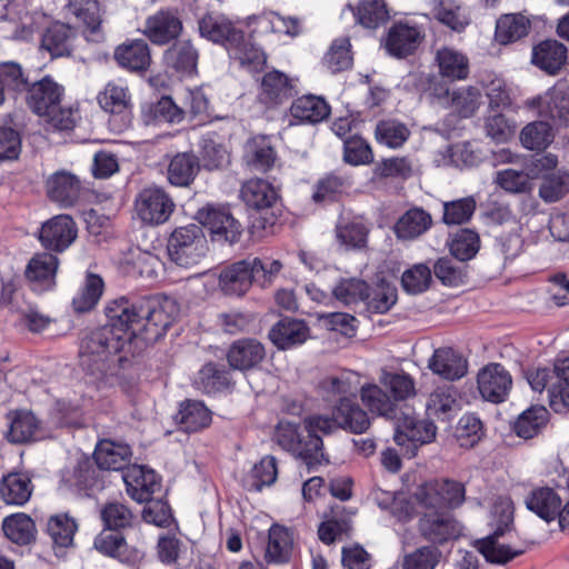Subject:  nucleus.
I'll use <instances>...</instances> for the list:
<instances>
[{"label":"nucleus","instance_id":"obj_58","mask_svg":"<svg viewBox=\"0 0 569 569\" xmlns=\"http://www.w3.org/2000/svg\"><path fill=\"white\" fill-rule=\"evenodd\" d=\"M357 21L368 29H376L389 19L385 0H360L355 9Z\"/></svg>","mask_w":569,"mask_h":569},{"label":"nucleus","instance_id":"obj_37","mask_svg":"<svg viewBox=\"0 0 569 569\" xmlns=\"http://www.w3.org/2000/svg\"><path fill=\"white\" fill-rule=\"evenodd\" d=\"M527 508L546 522L557 519L561 499L556 491L548 487L533 489L525 500Z\"/></svg>","mask_w":569,"mask_h":569},{"label":"nucleus","instance_id":"obj_33","mask_svg":"<svg viewBox=\"0 0 569 569\" xmlns=\"http://www.w3.org/2000/svg\"><path fill=\"white\" fill-rule=\"evenodd\" d=\"M293 550L292 532L280 525H272L268 532L264 559L268 563L282 565L290 561Z\"/></svg>","mask_w":569,"mask_h":569},{"label":"nucleus","instance_id":"obj_50","mask_svg":"<svg viewBox=\"0 0 569 569\" xmlns=\"http://www.w3.org/2000/svg\"><path fill=\"white\" fill-rule=\"evenodd\" d=\"M320 386L328 398H355L360 388V376L355 371H342L337 376L326 377Z\"/></svg>","mask_w":569,"mask_h":569},{"label":"nucleus","instance_id":"obj_27","mask_svg":"<svg viewBox=\"0 0 569 569\" xmlns=\"http://www.w3.org/2000/svg\"><path fill=\"white\" fill-rule=\"evenodd\" d=\"M243 162L251 171L267 172L276 162V151L266 136H256L244 144Z\"/></svg>","mask_w":569,"mask_h":569},{"label":"nucleus","instance_id":"obj_16","mask_svg":"<svg viewBox=\"0 0 569 569\" xmlns=\"http://www.w3.org/2000/svg\"><path fill=\"white\" fill-rule=\"evenodd\" d=\"M199 31L201 37L223 44L228 51L243 38L241 30L237 29L228 18L218 13L206 14L199 21Z\"/></svg>","mask_w":569,"mask_h":569},{"label":"nucleus","instance_id":"obj_43","mask_svg":"<svg viewBox=\"0 0 569 569\" xmlns=\"http://www.w3.org/2000/svg\"><path fill=\"white\" fill-rule=\"evenodd\" d=\"M176 420L186 432H197L210 425L211 412L201 401L187 400L181 403Z\"/></svg>","mask_w":569,"mask_h":569},{"label":"nucleus","instance_id":"obj_2","mask_svg":"<svg viewBox=\"0 0 569 569\" xmlns=\"http://www.w3.org/2000/svg\"><path fill=\"white\" fill-rule=\"evenodd\" d=\"M274 441L296 459L300 460L308 469L313 471L318 466L328 463L323 452L321 438H308L300 431L299 425L290 421H279L274 435Z\"/></svg>","mask_w":569,"mask_h":569},{"label":"nucleus","instance_id":"obj_5","mask_svg":"<svg viewBox=\"0 0 569 569\" xmlns=\"http://www.w3.org/2000/svg\"><path fill=\"white\" fill-rule=\"evenodd\" d=\"M142 340L156 341L161 338L180 315V307L173 298L143 297Z\"/></svg>","mask_w":569,"mask_h":569},{"label":"nucleus","instance_id":"obj_62","mask_svg":"<svg viewBox=\"0 0 569 569\" xmlns=\"http://www.w3.org/2000/svg\"><path fill=\"white\" fill-rule=\"evenodd\" d=\"M457 406L455 389L450 386L438 387L429 396L427 412L429 416L446 419Z\"/></svg>","mask_w":569,"mask_h":569},{"label":"nucleus","instance_id":"obj_26","mask_svg":"<svg viewBox=\"0 0 569 569\" xmlns=\"http://www.w3.org/2000/svg\"><path fill=\"white\" fill-rule=\"evenodd\" d=\"M67 17H73L76 22L82 24L84 32L93 40L99 38L101 8L99 0H68L64 6Z\"/></svg>","mask_w":569,"mask_h":569},{"label":"nucleus","instance_id":"obj_36","mask_svg":"<svg viewBox=\"0 0 569 569\" xmlns=\"http://www.w3.org/2000/svg\"><path fill=\"white\" fill-rule=\"evenodd\" d=\"M436 63L439 74L450 80H465L469 76V59L453 48L442 47L437 50Z\"/></svg>","mask_w":569,"mask_h":569},{"label":"nucleus","instance_id":"obj_14","mask_svg":"<svg viewBox=\"0 0 569 569\" xmlns=\"http://www.w3.org/2000/svg\"><path fill=\"white\" fill-rule=\"evenodd\" d=\"M436 430L437 428L432 421L405 416L397 425L393 440L401 447L407 443L411 445V453L415 455L419 446L429 443L435 439Z\"/></svg>","mask_w":569,"mask_h":569},{"label":"nucleus","instance_id":"obj_63","mask_svg":"<svg viewBox=\"0 0 569 569\" xmlns=\"http://www.w3.org/2000/svg\"><path fill=\"white\" fill-rule=\"evenodd\" d=\"M78 525L74 519L68 515L52 516L48 521V533L54 545L60 547H69L73 542L74 533Z\"/></svg>","mask_w":569,"mask_h":569},{"label":"nucleus","instance_id":"obj_38","mask_svg":"<svg viewBox=\"0 0 569 569\" xmlns=\"http://www.w3.org/2000/svg\"><path fill=\"white\" fill-rule=\"evenodd\" d=\"M114 59L119 66L130 71H146L151 62L150 49L146 41L136 40L119 46L114 51Z\"/></svg>","mask_w":569,"mask_h":569},{"label":"nucleus","instance_id":"obj_6","mask_svg":"<svg viewBox=\"0 0 569 569\" xmlns=\"http://www.w3.org/2000/svg\"><path fill=\"white\" fill-rule=\"evenodd\" d=\"M501 510V525L488 537L477 541L479 552L491 563L505 565L523 552V549L511 548L501 541L513 520V511L509 502H500L493 512Z\"/></svg>","mask_w":569,"mask_h":569},{"label":"nucleus","instance_id":"obj_23","mask_svg":"<svg viewBox=\"0 0 569 569\" xmlns=\"http://www.w3.org/2000/svg\"><path fill=\"white\" fill-rule=\"evenodd\" d=\"M47 194L51 201L63 208L74 206L80 197V180L68 171H57L46 183Z\"/></svg>","mask_w":569,"mask_h":569},{"label":"nucleus","instance_id":"obj_30","mask_svg":"<svg viewBox=\"0 0 569 569\" xmlns=\"http://www.w3.org/2000/svg\"><path fill=\"white\" fill-rule=\"evenodd\" d=\"M33 485L29 475L9 472L0 480V499L7 505L23 506L32 495Z\"/></svg>","mask_w":569,"mask_h":569},{"label":"nucleus","instance_id":"obj_60","mask_svg":"<svg viewBox=\"0 0 569 569\" xmlns=\"http://www.w3.org/2000/svg\"><path fill=\"white\" fill-rule=\"evenodd\" d=\"M375 136L379 143L396 149L408 140L410 130L405 123L395 119H388L377 123Z\"/></svg>","mask_w":569,"mask_h":569},{"label":"nucleus","instance_id":"obj_24","mask_svg":"<svg viewBox=\"0 0 569 569\" xmlns=\"http://www.w3.org/2000/svg\"><path fill=\"white\" fill-rule=\"evenodd\" d=\"M295 92V81L283 72L273 70L262 77L258 97L263 104L274 107L290 99Z\"/></svg>","mask_w":569,"mask_h":569},{"label":"nucleus","instance_id":"obj_31","mask_svg":"<svg viewBox=\"0 0 569 569\" xmlns=\"http://www.w3.org/2000/svg\"><path fill=\"white\" fill-rule=\"evenodd\" d=\"M94 548L121 562H134L140 558V552L129 547L122 535L113 530L101 531L94 539Z\"/></svg>","mask_w":569,"mask_h":569},{"label":"nucleus","instance_id":"obj_45","mask_svg":"<svg viewBox=\"0 0 569 569\" xmlns=\"http://www.w3.org/2000/svg\"><path fill=\"white\" fill-rule=\"evenodd\" d=\"M199 162L196 156L189 152L176 154L168 166V180L177 187H188L199 171Z\"/></svg>","mask_w":569,"mask_h":569},{"label":"nucleus","instance_id":"obj_49","mask_svg":"<svg viewBox=\"0 0 569 569\" xmlns=\"http://www.w3.org/2000/svg\"><path fill=\"white\" fill-rule=\"evenodd\" d=\"M556 385L549 389V405L556 411L569 409V357L558 360L555 366Z\"/></svg>","mask_w":569,"mask_h":569},{"label":"nucleus","instance_id":"obj_59","mask_svg":"<svg viewBox=\"0 0 569 569\" xmlns=\"http://www.w3.org/2000/svg\"><path fill=\"white\" fill-rule=\"evenodd\" d=\"M332 297L345 306L369 298V286L358 278L341 279L332 289Z\"/></svg>","mask_w":569,"mask_h":569},{"label":"nucleus","instance_id":"obj_1","mask_svg":"<svg viewBox=\"0 0 569 569\" xmlns=\"http://www.w3.org/2000/svg\"><path fill=\"white\" fill-rule=\"evenodd\" d=\"M110 327L102 326L88 332L81 340L80 366L97 388L109 383L118 373L119 367L133 355V346L117 336Z\"/></svg>","mask_w":569,"mask_h":569},{"label":"nucleus","instance_id":"obj_40","mask_svg":"<svg viewBox=\"0 0 569 569\" xmlns=\"http://www.w3.org/2000/svg\"><path fill=\"white\" fill-rule=\"evenodd\" d=\"M74 31L70 26L54 22L42 36V48L50 52L52 58L70 56Z\"/></svg>","mask_w":569,"mask_h":569},{"label":"nucleus","instance_id":"obj_10","mask_svg":"<svg viewBox=\"0 0 569 569\" xmlns=\"http://www.w3.org/2000/svg\"><path fill=\"white\" fill-rule=\"evenodd\" d=\"M420 535L431 543L442 545L460 537L462 527L447 510L426 511L419 519Z\"/></svg>","mask_w":569,"mask_h":569},{"label":"nucleus","instance_id":"obj_25","mask_svg":"<svg viewBox=\"0 0 569 569\" xmlns=\"http://www.w3.org/2000/svg\"><path fill=\"white\" fill-rule=\"evenodd\" d=\"M332 416L340 429L352 433H363L371 425L367 411L350 397L340 398L337 401L332 407Z\"/></svg>","mask_w":569,"mask_h":569},{"label":"nucleus","instance_id":"obj_35","mask_svg":"<svg viewBox=\"0 0 569 569\" xmlns=\"http://www.w3.org/2000/svg\"><path fill=\"white\" fill-rule=\"evenodd\" d=\"M57 269L58 258L54 254L38 253L29 261L26 276L36 290H47L54 284Z\"/></svg>","mask_w":569,"mask_h":569},{"label":"nucleus","instance_id":"obj_29","mask_svg":"<svg viewBox=\"0 0 569 569\" xmlns=\"http://www.w3.org/2000/svg\"><path fill=\"white\" fill-rule=\"evenodd\" d=\"M242 201L254 210L271 208L278 200V190L264 179L253 178L246 181L240 190Z\"/></svg>","mask_w":569,"mask_h":569},{"label":"nucleus","instance_id":"obj_53","mask_svg":"<svg viewBox=\"0 0 569 569\" xmlns=\"http://www.w3.org/2000/svg\"><path fill=\"white\" fill-rule=\"evenodd\" d=\"M2 530L8 539L17 545H27L36 537L33 520L26 513H16L7 517Z\"/></svg>","mask_w":569,"mask_h":569},{"label":"nucleus","instance_id":"obj_13","mask_svg":"<svg viewBox=\"0 0 569 569\" xmlns=\"http://www.w3.org/2000/svg\"><path fill=\"white\" fill-rule=\"evenodd\" d=\"M77 232L73 219L68 214H59L42 224L39 238L44 248L61 252L76 240Z\"/></svg>","mask_w":569,"mask_h":569},{"label":"nucleus","instance_id":"obj_3","mask_svg":"<svg viewBox=\"0 0 569 569\" xmlns=\"http://www.w3.org/2000/svg\"><path fill=\"white\" fill-rule=\"evenodd\" d=\"M143 307V297L118 298L106 306L108 321L104 326L113 329L117 336L133 346L140 337L142 338L143 313L141 310Z\"/></svg>","mask_w":569,"mask_h":569},{"label":"nucleus","instance_id":"obj_15","mask_svg":"<svg viewBox=\"0 0 569 569\" xmlns=\"http://www.w3.org/2000/svg\"><path fill=\"white\" fill-rule=\"evenodd\" d=\"M423 39L425 33L421 28L398 22L389 29L385 47L389 54L405 58L412 54Z\"/></svg>","mask_w":569,"mask_h":569},{"label":"nucleus","instance_id":"obj_56","mask_svg":"<svg viewBox=\"0 0 569 569\" xmlns=\"http://www.w3.org/2000/svg\"><path fill=\"white\" fill-rule=\"evenodd\" d=\"M104 289L102 278L88 273L81 290L73 297L72 306L77 312H87L96 307Z\"/></svg>","mask_w":569,"mask_h":569},{"label":"nucleus","instance_id":"obj_51","mask_svg":"<svg viewBox=\"0 0 569 569\" xmlns=\"http://www.w3.org/2000/svg\"><path fill=\"white\" fill-rule=\"evenodd\" d=\"M379 383L390 392V397L397 406L399 401L407 400L416 395L413 378L403 371L391 372L382 370L379 376Z\"/></svg>","mask_w":569,"mask_h":569},{"label":"nucleus","instance_id":"obj_17","mask_svg":"<svg viewBox=\"0 0 569 569\" xmlns=\"http://www.w3.org/2000/svg\"><path fill=\"white\" fill-rule=\"evenodd\" d=\"M256 262L247 258L223 269L219 276V286L227 295L241 296L256 282Z\"/></svg>","mask_w":569,"mask_h":569},{"label":"nucleus","instance_id":"obj_7","mask_svg":"<svg viewBox=\"0 0 569 569\" xmlns=\"http://www.w3.org/2000/svg\"><path fill=\"white\" fill-rule=\"evenodd\" d=\"M174 208L172 198L157 186L143 188L134 200V209L139 219L152 226L164 223Z\"/></svg>","mask_w":569,"mask_h":569},{"label":"nucleus","instance_id":"obj_19","mask_svg":"<svg viewBox=\"0 0 569 569\" xmlns=\"http://www.w3.org/2000/svg\"><path fill=\"white\" fill-rule=\"evenodd\" d=\"M122 479L128 495L140 503L150 501L160 487L154 471L139 465H132L123 470Z\"/></svg>","mask_w":569,"mask_h":569},{"label":"nucleus","instance_id":"obj_44","mask_svg":"<svg viewBox=\"0 0 569 569\" xmlns=\"http://www.w3.org/2000/svg\"><path fill=\"white\" fill-rule=\"evenodd\" d=\"M449 107L461 118L476 114L482 103V94L477 87H460L447 92Z\"/></svg>","mask_w":569,"mask_h":569},{"label":"nucleus","instance_id":"obj_11","mask_svg":"<svg viewBox=\"0 0 569 569\" xmlns=\"http://www.w3.org/2000/svg\"><path fill=\"white\" fill-rule=\"evenodd\" d=\"M477 383L485 400L500 403L506 400L511 390L512 378L502 365L489 363L478 372Z\"/></svg>","mask_w":569,"mask_h":569},{"label":"nucleus","instance_id":"obj_34","mask_svg":"<svg viewBox=\"0 0 569 569\" xmlns=\"http://www.w3.org/2000/svg\"><path fill=\"white\" fill-rule=\"evenodd\" d=\"M94 461L101 470H123L130 462L129 446L111 440H101L93 453Z\"/></svg>","mask_w":569,"mask_h":569},{"label":"nucleus","instance_id":"obj_48","mask_svg":"<svg viewBox=\"0 0 569 569\" xmlns=\"http://www.w3.org/2000/svg\"><path fill=\"white\" fill-rule=\"evenodd\" d=\"M555 133L549 122L537 120L526 124L519 134L523 148L528 150H545L553 141Z\"/></svg>","mask_w":569,"mask_h":569},{"label":"nucleus","instance_id":"obj_20","mask_svg":"<svg viewBox=\"0 0 569 569\" xmlns=\"http://www.w3.org/2000/svg\"><path fill=\"white\" fill-rule=\"evenodd\" d=\"M266 357V349L256 339H239L234 341L228 352L227 360L230 368L246 372L260 366Z\"/></svg>","mask_w":569,"mask_h":569},{"label":"nucleus","instance_id":"obj_4","mask_svg":"<svg viewBox=\"0 0 569 569\" xmlns=\"http://www.w3.org/2000/svg\"><path fill=\"white\" fill-rule=\"evenodd\" d=\"M207 252L202 228L189 224L177 228L168 241V254L177 266L189 269L197 266Z\"/></svg>","mask_w":569,"mask_h":569},{"label":"nucleus","instance_id":"obj_9","mask_svg":"<svg viewBox=\"0 0 569 569\" xmlns=\"http://www.w3.org/2000/svg\"><path fill=\"white\" fill-rule=\"evenodd\" d=\"M526 106L537 110L542 118L569 127V88L565 83H558L543 94L527 100Z\"/></svg>","mask_w":569,"mask_h":569},{"label":"nucleus","instance_id":"obj_64","mask_svg":"<svg viewBox=\"0 0 569 569\" xmlns=\"http://www.w3.org/2000/svg\"><path fill=\"white\" fill-rule=\"evenodd\" d=\"M350 48L349 38H340L332 42L325 58V63L332 73L345 71L352 66L353 57Z\"/></svg>","mask_w":569,"mask_h":569},{"label":"nucleus","instance_id":"obj_52","mask_svg":"<svg viewBox=\"0 0 569 569\" xmlns=\"http://www.w3.org/2000/svg\"><path fill=\"white\" fill-rule=\"evenodd\" d=\"M198 389L211 393L230 386V373L223 365L209 362L198 372L194 380Z\"/></svg>","mask_w":569,"mask_h":569},{"label":"nucleus","instance_id":"obj_46","mask_svg":"<svg viewBox=\"0 0 569 569\" xmlns=\"http://www.w3.org/2000/svg\"><path fill=\"white\" fill-rule=\"evenodd\" d=\"M566 58L567 48L557 40H546L533 49V62L551 74L562 67Z\"/></svg>","mask_w":569,"mask_h":569},{"label":"nucleus","instance_id":"obj_22","mask_svg":"<svg viewBox=\"0 0 569 569\" xmlns=\"http://www.w3.org/2000/svg\"><path fill=\"white\" fill-rule=\"evenodd\" d=\"M428 368L442 379L455 381L466 376L468 362L455 349L442 347L435 350L428 360Z\"/></svg>","mask_w":569,"mask_h":569},{"label":"nucleus","instance_id":"obj_42","mask_svg":"<svg viewBox=\"0 0 569 569\" xmlns=\"http://www.w3.org/2000/svg\"><path fill=\"white\" fill-rule=\"evenodd\" d=\"M330 113L328 103L320 97L308 94L296 99L290 107L292 118L301 122L316 123Z\"/></svg>","mask_w":569,"mask_h":569},{"label":"nucleus","instance_id":"obj_32","mask_svg":"<svg viewBox=\"0 0 569 569\" xmlns=\"http://www.w3.org/2000/svg\"><path fill=\"white\" fill-rule=\"evenodd\" d=\"M309 337L307 325L297 319L284 318L269 331L270 340L280 349H289L303 343Z\"/></svg>","mask_w":569,"mask_h":569},{"label":"nucleus","instance_id":"obj_57","mask_svg":"<svg viewBox=\"0 0 569 569\" xmlns=\"http://www.w3.org/2000/svg\"><path fill=\"white\" fill-rule=\"evenodd\" d=\"M100 107L110 113L122 114L131 107V97L126 87L110 82L98 94Z\"/></svg>","mask_w":569,"mask_h":569},{"label":"nucleus","instance_id":"obj_28","mask_svg":"<svg viewBox=\"0 0 569 569\" xmlns=\"http://www.w3.org/2000/svg\"><path fill=\"white\" fill-rule=\"evenodd\" d=\"M380 383H365L359 388L362 405L372 413L393 419L397 417L398 406Z\"/></svg>","mask_w":569,"mask_h":569},{"label":"nucleus","instance_id":"obj_12","mask_svg":"<svg viewBox=\"0 0 569 569\" xmlns=\"http://www.w3.org/2000/svg\"><path fill=\"white\" fill-rule=\"evenodd\" d=\"M183 30L182 21L173 10H159L149 16L142 33L153 43L164 46L178 39Z\"/></svg>","mask_w":569,"mask_h":569},{"label":"nucleus","instance_id":"obj_55","mask_svg":"<svg viewBox=\"0 0 569 569\" xmlns=\"http://www.w3.org/2000/svg\"><path fill=\"white\" fill-rule=\"evenodd\" d=\"M62 482L77 490L94 488L98 485L97 470L89 459L83 458L72 469L62 473Z\"/></svg>","mask_w":569,"mask_h":569},{"label":"nucleus","instance_id":"obj_54","mask_svg":"<svg viewBox=\"0 0 569 569\" xmlns=\"http://www.w3.org/2000/svg\"><path fill=\"white\" fill-rule=\"evenodd\" d=\"M549 412L542 407H532L523 411L517 419L513 430L523 439L537 436L548 422Z\"/></svg>","mask_w":569,"mask_h":569},{"label":"nucleus","instance_id":"obj_39","mask_svg":"<svg viewBox=\"0 0 569 569\" xmlns=\"http://www.w3.org/2000/svg\"><path fill=\"white\" fill-rule=\"evenodd\" d=\"M198 50L189 41H177L163 54L166 64L177 72L192 74L198 62Z\"/></svg>","mask_w":569,"mask_h":569},{"label":"nucleus","instance_id":"obj_41","mask_svg":"<svg viewBox=\"0 0 569 569\" xmlns=\"http://www.w3.org/2000/svg\"><path fill=\"white\" fill-rule=\"evenodd\" d=\"M432 224L431 216L420 208H412L405 212L395 226L399 239L412 240L423 234Z\"/></svg>","mask_w":569,"mask_h":569},{"label":"nucleus","instance_id":"obj_21","mask_svg":"<svg viewBox=\"0 0 569 569\" xmlns=\"http://www.w3.org/2000/svg\"><path fill=\"white\" fill-rule=\"evenodd\" d=\"M6 438L11 443H27L40 438L41 422L28 410L10 411L7 416Z\"/></svg>","mask_w":569,"mask_h":569},{"label":"nucleus","instance_id":"obj_61","mask_svg":"<svg viewBox=\"0 0 569 569\" xmlns=\"http://www.w3.org/2000/svg\"><path fill=\"white\" fill-rule=\"evenodd\" d=\"M229 54L238 60L241 66L249 71H260L267 62L264 52L244 40V37L236 44L230 47Z\"/></svg>","mask_w":569,"mask_h":569},{"label":"nucleus","instance_id":"obj_47","mask_svg":"<svg viewBox=\"0 0 569 569\" xmlns=\"http://www.w3.org/2000/svg\"><path fill=\"white\" fill-rule=\"evenodd\" d=\"M530 27V20L521 13L505 14L496 23V39L502 44L515 42L526 37Z\"/></svg>","mask_w":569,"mask_h":569},{"label":"nucleus","instance_id":"obj_18","mask_svg":"<svg viewBox=\"0 0 569 569\" xmlns=\"http://www.w3.org/2000/svg\"><path fill=\"white\" fill-rule=\"evenodd\" d=\"M62 94L63 88L46 77L29 88L27 102L34 113L44 118L51 110L57 109L61 102Z\"/></svg>","mask_w":569,"mask_h":569},{"label":"nucleus","instance_id":"obj_8","mask_svg":"<svg viewBox=\"0 0 569 569\" xmlns=\"http://www.w3.org/2000/svg\"><path fill=\"white\" fill-rule=\"evenodd\" d=\"M198 221L211 232L212 240L233 243L239 240L242 228L226 207L208 204L197 212Z\"/></svg>","mask_w":569,"mask_h":569}]
</instances>
